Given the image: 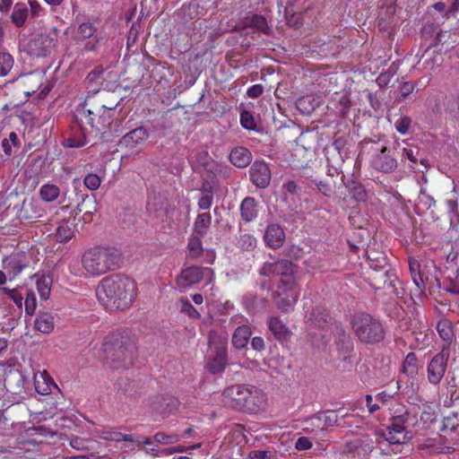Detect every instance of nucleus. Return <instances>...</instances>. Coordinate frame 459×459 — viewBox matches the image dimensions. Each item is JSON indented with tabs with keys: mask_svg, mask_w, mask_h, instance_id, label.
Here are the masks:
<instances>
[{
	"mask_svg": "<svg viewBox=\"0 0 459 459\" xmlns=\"http://www.w3.org/2000/svg\"><path fill=\"white\" fill-rule=\"evenodd\" d=\"M296 272L297 265L287 259L264 263L259 269V273L263 276L276 275L280 277L276 289L273 292V299L277 308L282 313L292 311L299 298Z\"/></svg>",
	"mask_w": 459,
	"mask_h": 459,
	"instance_id": "f257e3e1",
	"label": "nucleus"
},
{
	"mask_svg": "<svg viewBox=\"0 0 459 459\" xmlns=\"http://www.w3.org/2000/svg\"><path fill=\"white\" fill-rule=\"evenodd\" d=\"M117 115L120 114L116 107H107L98 98L87 96L80 113V119L82 124L89 125L96 134L105 137L118 135L128 128L123 125L125 117H118Z\"/></svg>",
	"mask_w": 459,
	"mask_h": 459,
	"instance_id": "f03ea898",
	"label": "nucleus"
},
{
	"mask_svg": "<svg viewBox=\"0 0 459 459\" xmlns=\"http://www.w3.org/2000/svg\"><path fill=\"white\" fill-rule=\"evenodd\" d=\"M136 291L137 284L133 279L113 274L100 281L97 297L106 308L123 310L133 303Z\"/></svg>",
	"mask_w": 459,
	"mask_h": 459,
	"instance_id": "7ed1b4c3",
	"label": "nucleus"
},
{
	"mask_svg": "<svg viewBox=\"0 0 459 459\" xmlns=\"http://www.w3.org/2000/svg\"><path fill=\"white\" fill-rule=\"evenodd\" d=\"M102 351L106 359L113 362V368H126L135 358V341L127 332L113 333L106 336Z\"/></svg>",
	"mask_w": 459,
	"mask_h": 459,
	"instance_id": "20e7f679",
	"label": "nucleus"
},
{
	"mask_svg": "<svg viewBox=\"0 0 459 459\" xmlns=\"http://www.w3.org/2000/svg\"><path fill=\"white\" fill-rule=\"evenodd\" d=\"M121 262V253L110 247L90 248L82 256V267L91 276H100L109 271H115Z\"/></svg>",
	"mask_w": 459,
	"mask_h": 459,
	"instance_id": "39448f33",
	"label": "nucleus"
},
{
	"mask_svg": "<svg viewBox=\"0 0 459 459\" xmlns=\"http://www.w3.org/2000/svg\"><path fill=\"white\" fill-rule=\"evenodd\" d=\"M351 329L358 340L365 344L382 342L385 331L382 323L368 313H357L351 321Z\"/></svg>",
	"mask_w": 459,
	"mask_h": 459,
	"instance_id": "423d86ee",
	"label": "nucleus"
},
{
	"mask_svg": "<svg viewBox=\"0 0 459 459\" xmlns=\"http://www.w3.org/2000/svg\"><path fill=\"white\" fill-rule=\"evenodd\" d=\"M349 452L359 459H389L390 445L381 438L362 436L348 443Z\"/></svg>",
	"mask_w": 459,
	"mask_h": 459,
	"instance_id": "0eeeda50",
	"label": "nucleus"
},
{
	"mask_svg": "<svg viewBox=\"0 0 459 459\" xmlns=\"http://www.w3.org/2000/svg\"><path fill=\"white\" fill-rule=\"evenodd\" d=\"M407 425L419 429H432L437 422L438 407L430 403H425L417 407L413 406L406 411Z\"/></svg>",
	"mask_w": 459,
	"mask_h": 459,
	"instance_id": "6e6552de",
	"label": "nucleus"
},
{
	"mask_svg": "<svg viewBox=\"0 0 459 459\" xmlns=\"http://www.w3.org/2000/svg\"><path fill=\"white\" fill-rule=\"evenodd\" d=\"M451 355L449 343H444L437 354L428 362L426 367L428 382L437 386L442 382L448 368V361Z\"/></svg>",
	"mask_w": 459,
	"mask_h": 459,
	"instance_id": "1a4fd4ad",
	"label": "nucleus"
},
{
	"mask_svg": "<svg viewBox=\"0 0 459 459\" xmlns=\"http://www.w3.org/2000/svg\"><path fill=\"white\" fill-rule=\"evenodd\" d=\"M366 145L370 144V151L373 152L371 157L372 167L383 173H392L397 168V160L388 151L387 146L380 141L365 140Z\"/></svg>",
	"mask_w": 459,
	"mask_h": 459,
	"instance_id": "9d476101",
	"label": "nucleus"
},
{
	"mask_svg": "<svg viewBox=\"0 0 459 459\" xmlns=\"http://www.w3.org/2000/svg\"><path fill=\"white\" fill-rule=\"evenodd\" d=\"M407 424V414L394 417L390 426L381 440L386 441L390 445V455L397 454L398 447L402 446L406 439L405 426Z\"/></svg>",
	"mask_w": 459,
	"mask_h": 459,
	"instance_id": "9b49d317",
	"label": "nucleus"
},
{
	"mask_svg": "<svg viewBox=\"0 0 459 459\" xmlns=\"http://www.w3.org/2000/svg\"><path fill=\"white\" fill-rule=\"evenodd\" d=\"M251 385L235 384L226 387L222 392V401L230 408L240 411L241 406H247L245 395L249 394L247 392Z\"/></svg>",
	"mask_w": 459,
	"mask_h": 459,
	"instance_id": "f8f14e48",
	"label": "nucleus"
},
{
	"mask_svg": "<svg viewBox=\"0 0 459 459\" xmlns=\"http://www.w3.org/2000/svg\"><path fill=\"white\" fill-rule=\"evenodd\" d=\"M438 433L447 443H459V410L443 418Z\"/></svg>",
	"mask_w": 459,
	"mask_h": 459,
	"instance_id": "ddd939ff",
	"label": "nucleus"
},
{
	"mask_svg": "<svg viewBox=\"0 0 459 459\" xmlns=\"http://www.w3.org/2000/svg\"><path fill=\"white\" fill-rule=\"evenodd\" d=\"M149 137L148 130L143 126L134 128L119 140L118 146L129 152H134L140 148Z\"/></svg>",
	"mask_w": 459,
	"mask_h": 459,
	"instance_id": "4468645a",
	"label": "nucleus"
},
{
	"mask_svg": "<svg viewBox=\"0 0 459 459\" xmlns=\"http://www.w3.org/2000/svg\"><path fill=\"white\" fill-rule=\"evenodd\" d=\"M247 392L249 394L244 396V399L247 400V406H241L240 411L257 413L258 411L264 410L267 403L266 394L260 388L252 385H250Z\"/></svg>",
	"mask_w": 459,
	"mask_h": 459,
	"instance_id": "2eb2a0df",
	"label": "nucleus"
},
{
	"mask_svg": "<svg viewBox=\"0 0 459 459\" xmlns=\"http://www.w3.org/2000/svg\"><path fill=\"white\" fill-rule=\"evenodd\" d=\"M29 267V259L24 252L12 253L3 261V268L7 272L10 280L19 275L22 271Z\"/></svg>",
	"mask_w": 459,
	"mask_h": 459,
	"instance_id": "dca6fc26",
	"label": "nucleus"
},
{
	"mask_svg": "<svg viewBox=\"0 0 459 459\" xmlns=\"http://www.w3.org/2000/svg\"><path fill=\"white\" fill-rule=\"evenodd\" d=\"M250 180L259 188H265L271 181V170L264 161L255 160L249 169Z\"/></svg>",
	"mask_w": 459,
	"mask_h": 459,
	"instance_id": "f3484780",
	"label": "nucleus"
},
{
	"mask_svg": "<svg viewBox=\"0 0 459 459\" xmlns=\"http://www.w3.org/2000/svg\"><path fill=\"white\" fill-rule=\"evenodd\" d=\"M56 46V37L47 33L37 35L30 42L31 50L37 56H49L55 49Z\"/></svg>",
	"mask_w": 459,
	"mask_h": 459,
	"instance_id": "a211bd4d",
	"label": "nucleus"
},
{
	"mask_svg": "<svg viewBox=\"0 0 459 459\" xmlns=\"http://www.w3.org/2000/svg\"><path fill=\"white\" fill-rule=\"evenodd\" d=\"M214 355L207 360L206 367L210 373L215 375L224 371L228 364L227 345L225 342L216 345Z\"/></svg>",
	"mask_w": 459,
	"mask_h": 459,
	"instance_id": "6ab92c4d",
	"label": "nucleus"
},
{
	"mask_svg": "<svg viewBox=\"0 0 459 459\" xmlns=\"http://www.w3.org/2000/svg\"><path fill=\"white\" fill-rule=\"evenodd\" d=\"M204 270L203 267L197 265L185 268L176 279L178 287L186 289L200 282L204 277Z\"/></svg>",
	"mask_w": 459,
	"mask_h": 459,
	"instance_id": "aec40b11",
	"label": "nucleus"
},
{
	"mask_svg": "<svg viewBox=\"0 0 459 459\" xmlns=\"http://www.w3.org/2000/svg\"><path fill=\"white\" fill-rule=\"evenodd\" d=\"M395 274L389 270L384 272H376L371 276V284L377 290L385 289L387 293L395 292V281H397Z\"/></svg>",
	"mask_w": 459,
	"mask_h": 459,
	"instance_id": "412c9836",
	"label": "nucleus"
},
{
	"mask_svg": "<svg viewBox=\"0 0 459 459\" xmlns=\"http://www.w3.org/2000/svg\"><path fill=\"white\" fill-rule=\"evenodd\" d=\"M264 240L267 247L273 249L280 248L284 243L285 232L278 223H271L266 227Z\"/></svg>",
	"mask_w": 459,
	"mask_h": 459,
	"instance_id": "4be33fe9",
	"label": "nucleus"
},
{
	"mask_svg": "<svg viewBox=\"0 0 459 459\" xmlns=\"http://www.w3.org/2000/svg\"><path fill=\"white\" fill-rule=\"evenodd\" d=\"M34 386L37 393L47 395L52 393L53 388H57L54 379L47 370L38 371L34 374Z\"/></svg>",
	"mask_w": 459,
	"mask_h": 459,
	"instance_id": "5701e85b",
	"label": "nucleus"
},
{
	"mask_svg": "<svg viewBox=\"0 0 459 459\" xmlns=\"http://www.w3.org/2000/svg\"><path fill=\"white\" fill-rule=\"evenodd\" d=\"M306 322L311 325L318 328H324L327 326L332 317L330 316L327 310L323 307H316L305 316Z\"/></svg>",
	"mask_w": 459,
	"mask_h": 459,
	"instance_id": "b1692460",
	"label": "nucleus"
},
{
	"mask_svg": "<svg viewBox=\"0 0 459 459\" xmlns=\"http://www.w3.org/2000/svg\"><path fill=\"white\" fill-rule=\"evenodd\" d=\"M259 204L254 198L247 196L244 198L239 206L240 216L246 222L254 221L259 212Z\"/></svg>",
	"mask_w": 459,
	"mask_h": 459,
	"instance_id": "393cba45",
	"label": "nucleus"
},
{
	"mask_svg": "<svg viewBox=\"0 0 459 459\" xmlns=\"http://www.w3.org/2000/svg\"><path fill=\"white\" fill-rule=\"evenodd\" d=\"M268 327L275 339L283 342L290 339L291 332L283 321L278 316H271L268 319Z\"/></svg>",
	"mask_w": 459,
	"mask_h": 459,
	"instance_id": "a878e982",
	"label": "nucleus"
},
{
	"mask_svg": "<svg viewBox=\"0 0 459 459\" xmlns=\"http://www.w3.org/2000/svg\"><path fill=\"white\" fill-rule=\"evenodd\" d=\"M41 210L33 198H25L17 212L18 220H33L41 216Z\"/></svg>",
	"mask_w": 459,
	"mask_h": 459,
	"instance_id": "bb28decb",
	"label": "nucleus"
},
{
	"mask_svg": "<svg viewBox=\"0 0 459 459\" xmlns=\"http://www.w3.org/2000/svg\"><path fill=\"white\" fill-rule=\"evenodd\" d=\"M28 17V4L23 2L16 3L10 17L12 23L17 28H22L25 26Z\"/></svg>",
	"mask_w": 459,
	"mask_h": 459,
	"instance_id": "cd10ccee",
	"label": "nucleus"
},
{
	"mask_svg": "<svg viewBox=\"0 0 459 459\" xmlns=\"http://www.w3.org/2000/svg\"><path fill=\"white\" fill-rule=\"evenodd\" d=\"M252 334L251 328L247 325H239L232 335V345L237 350H241L247 345Z\"/></svg>",
	"mask_w": 459,
	"mask_h": 459,
	"instance_id": "c85d7f7f",
	"label": "nucleus"
},
{
	"mask_svg": "<svg viewBox=\"0 0 459 459\" xmlns=\"http://www.w3.org/2000/svg\"><path fill=\"white\" fill-rule=\"evenodd\" d=\"M230 162L238 168H245L251 161V153L245 147H236L230 154Z\"/></svg>",
	"mask_w": 459,
	"mask_h": 459,
	"instance_id": "c756f323",
	"label": "nucleus"
},
{
	"mask_svg": "<svg viewBox=\"0 0 459 459\" xmlns=\"http://www.w3.org/2000/svg\"><path fill=\"white\" fill-rule=\"evenodd\" d=\"M409 271L412 279L413 283L416 285L419 290H425V281L423 279V273L421 272V266L420 262L413 258L409 257Z\"/></svg>",
	"mask_w": 459,
	"mask_h": 459,
	"instance_id": "7c9ffc66",
	"label": "nucleus"
},
{
	"mask_svg": "<svg viewBox=\"0 0 459 459\" xmlns=\"http://www.w3.org/2000/svg\"><path fill=\"white\" fill-rule=\"evenodd\" d=\"M74 225L68 221H64L56 228L54 238L56 242L65 243L74 237Z\"/></svg>",
	"mask_w": 459,
	"mask_h": 459,
	"instance_id": "2f4dec72",
	"label": "nucleus"
},
{
	"mask_svg": "<svg viewBox=\"0 0 459 459\" xmlns=\"http://www.w3.org/2000/svg\"><path fill=\"white\" fill-rule=\"evenodd\" d=\"M244 28H253L265 35H270L272 32L266 18L261 14H253L249 21L246 19Z\"/></svg>",
	"mask_w": 459,
	"mask_h": 459,
	"instance_id": "473e14b6",
	"label": "nucleus"
},
{
	"mask_svg": "<svg viewBox=\"0 0 459 459\" xmlns=\"http://www.w3.org/2000/svg\"><path fill=\"white\" fill-rule=\"evenodd\" d=\"M36 288L41 299L47 300L51 292L53 279L50 274L36 275Z\"/></svg>",
	"mask_w": 459,
	"mask_h": 459,
	"instance_id": "72a5a7b5",
	"label": "nucleus"
},
{
	"mask_svg": "<svg viewBox=\"0 0 459 459\" xmlns=\"http://www.w3.org/2000/svg\"><path fill=\"white\" fill-rule=\"evenodd\" d=\"M35 329L42 333H50L54 330V317L49 313H40L34 322Z\"/></svg>",
	"mask_w": 459,
	"mask_h": 459,
	"instance_id": "f704fd0d",
	"label": "nucleus"
},
{
	"mask_svg": "<svg viewBox=\"0 0 459 459\" xmlns=\"http://www.w3.org/2000/svg\"><path fill=\"white\" fill-rule=\"evenodd\" d=\"M212 223V215L209 212L199 213L195 221L193 233L204 236Z\"/></svg>",
	"mask_w": 459,
	"mask_h": 459,
	"instance_id": "c9c22d12",
	"label": "nucleus"
},
{
	"mask_svg": "<svg viewBox=\"0 0 459 459\" xmlns=\"http://www.w3.org/2000/svg\"><path fill=\"white\" fill-rule=\"evenodd\" d=\"M437 331L445 343H449L455 337L453 324L447 318H441L437 325Z\"/></svg>",
	"mask_w": 459,
	"mask_h": 459,
	"instance_id": "e433bc0d",
	"label": "nucleus"
},
{
	"mask_svg": "<svg viewBox=\"0 0 459 459\" xmlns=\"http://www.w3.org/2000/svg\"><path fill=\"white\" fill-rule=\"evenodd\" d=\"M419 371V360L414 352H409L403 362V372L409 377H414Z\"/></svg>",
	"mask_w": 459,
	"mask_h": 459,
	"instance_id": "4c0bfd02",
	"label": "nucleus"
},
{
	"mask_svg": "<svg viewBox=\"0 0 459 459\" xmlns=\"http://www.w3.org/2000/svg\"><path fill=\"white\" fill-rule=\"evenodd\" d=\"M97 31L95 24L90 21L82 22L77 29L76 41H83L94 37Z\"/></svg>",
	"mask_w": 459,
	"mask_h": 459,
	"instance_id": "58836bf2",
	"label": "nucleus"
},
{
	"mask_svg": "<svg viewBox=\"0 0 459 459\" xmlns=\"http://www.w3.org/2000/svg\"><path fill=\"white\" fill-rule=\"evenodd\" d=\"M60 195V189L56 185L45 184L39 189L40 198L47 203L54 202Z\"/></svg>",
	"mask_w": 459,
	"mask_h": 459,
	"instance_id": "ea45409f",
	"label": "nucleus"
},
{
	"mask_svg": "<svg viewBox=\"0 0 459 459\" xmlns=\"http://www.w3.org/2000/svg\"><path fill=\"white\" fill-rule=\"evenodd\" d=\"M203 236H199L197 234L193 233L191 238L188 240L187 249L188 255L192 258H197L203 254V244L201 238Z\"/></svg>",
	"mask_w": 459,
	"mask_h": 459,
	"instance_id": "a19ab883",
	"label": "nucleus"
},
{
	"mask_svg": "<svg viewBox=\"0 0 459 459\" xmlns=\"http://www.w3.org/2000/svg\"><path fill=\"white\" fill-rule=\"evenodd\" d=\"M104 73V69L102 66H96L92 71H91L86 76V82L93 87L92 91L97 92L99 91V87L102 84V75Z\"/></svg>",
	"mask_w": 459,
	"mask_h": 459,
	"instance_id": "79ce46f5",
	"label": "nucleus"
},
{
	"mask_svg": "<svg viewBox=\"0 0 459 459\" xmlns=\"http://www.w3.org/2000/svg\"><path fill=\"white\" fill-rule=\"evenodd\" d=\"M349 192L351 197L357 202H366L368 199V193L365 187L358 182H351L348 186Z\"/></svg>",
	"mask_w": 459,
	"mask_h": 459,
	"instance_id": "37998d69",
	"label": "nucleus"
},
{
	"mask_svg": "<svg viewBox=\"0 0 459 459\" xmlns=\"http://www.w3.org/2000/svg\"><path fill=\"white\" fill-rule=\"evenodd\" d=\"M336 343L339 349L344 351L345 353H349L353 350V342L343 329H340Z\"/></svg>",
	"mask_w": 459,
	"mask_h": 459,
	"instance_id": "c03bdc74",
	"label": "nucleus"
},
{
	"mask_svg": "<svg viewBox=\"0 0 459 459\" xmlns=\"http://www.w3.org/2000/svg\"><path fill=\"white\" fill-rule=\"evenodd\" d=\"M94 435L95 437L106 441L119 442V437H121V432L110 428L102 429H96L94 430Z\"/></svg>",
	"mask_w": 459,
	"mask_h": 459,
	"instance_id": "a18cd8bd",
	"label": "nucleus"
},
{
	"mask_svg": "<svg viewBox=\"0 0 459 459\" xmlns=\"http://www.w3.org/2000/svg\"><path fill=\"white\" fill-rule=\"evenodd\" d=\"M181 437L178 434L172 433L167 434L165 432H157L153 436V441L160 445H172L180 440Z\"/></svg>",
	"mask_w": 459,
	"mask_h": 459,
	"instance_id": "49530a36",
	"label": "nucleus"
},
{
	"mask_svg": "<svg viewBox=\"0 0 459 459\" xmlns=\"http://www.w3.org/2000/svg\"><path fill=\"white\" fill-rule=\"evenodd\" d=\"M256 238L250 233H245L238 239V247L242 250L252 251L256 247Z\"/></svg>",
	"mask_w": 459,
	"mask_h": 459,
	"instance_id": "de8ad7c7",
	"label": "nucleus"
},
{
	"mask_svg": "<svg viewBox=\"0 0 459 459\" xmlns=\"http://www.w3.org/2000/svg\"><path fill=\"white\" fill-rule=\"evenodd\" d=\"M13 57L6 52H0V76H5L13 66Z\"/></svg>",
	"mask_w": 459,
	"mask_h": 459,
	"instance_id": "09e8293b",
	"label": "nucleus"
},
{
	"mask_svg": "<svg viewBox=\"0 0 459 459\" xmlns=\"http://www.w3.org/2000/svg\"><path fill=\"white\" fill-rule=\"evenodd\" d=\"M180 311L187 315L190 318H200L201 314L195 308L191 302L186 299H180Z\"/></svg>",
	"mask_w": 459,
	"mask_h": 459,
	"instance_id": "8fccbe9b",
	"label": "nucleus"
},
{
	"mask_svg": "<svg viewBox=\"0 0 459 459\" xmlns=\"http://www.w3.org/2000/svg\"><path fill=\"white\" fill-rule=\"evenodd\" d=\"M25 312L28 315H33L37 308L36 294L32 290H27L24 299Z\"/></svg>",
	"mask_w": 459,
	"mask_h": 459,
	"instance_id": "3c124183",
	"label": "nucleus"
},
{
	"mask_svg": "<svg viewBox=\"0 0 459 459\" xmlns=\"http://www.w3.org/2000/svg\"><path fill=\"white\" fill-rule=\"evenodd\" d=\"M83 184L89 190L94 191L100 187L101 184V178L97 174L89 173L84 177Z\"/></svg>",
	"mask_w": 459,
	"mask_h": 459,
	"instance_id": "603ef678",
	"label": "nucleus"
},
{
	"mask_svg": "<svg viewBox=\"0 0 459 459\" xmlns=\"http://www.w3.org/2000/svg\"><path fill=\"white\" fill-rule=\"evenodd\" d=\"M1 290L3 291V293L7 295L8 298L12 299L18 307H22L23 296L16 289H9L6 287H3L1 288Z\"/></svg>",
	"mask_w": 459,
	"mask_h": 459,
	"instance_id": "864d4df0",
	"label": "nucleus"
},
{
	"mask_svg": "<svg viewBox=\"0 0 459 459\" xmlns=\"http://www.w3.org/2000/svg\"><path fill=\"white\" fill-rule=\"evenodd\" d=\"M411 125V119L408 116H403L397 119L394 123V127L401 134H406L409 132Z\"/></svg>",
	"mask_w": 459,
	"mask_h": 459,
	"instance_id": "5fc2aeb1",
	"label": "nucleus"
},
{
	"mask_svg": "<svg viewBox=\"0 0 459 459\" xmlns=\"http://www.w3.org/2000/svg\"><path fill=\"white\" fill-rule=\"evenodd\" d=\"M240 124L245 129L247 130H253L256 126V123L252 114L247 110H244L240 113Z\"/></svg>",
	"mask_w": 459,
	"mask_h": 459,
	"instance_id": "6e6d98bb",
	"label": "nucleus"
},
{
	"mask_svg": "<svg viewBox=\"0 0 459 459\" xmlns=\"http://www.w3.org/2000/svg\"><path fill=\"white\" fill-rule=\"evenodd\" d=\"M351 100L347 95H342L338 100V113L341 117H346L349 114Z\"/></svg>",
	"mask_w": 459,
	"mask_h": 459,
	"instance_id": "4d7b16f0",
	"label": "nucleus"
},
{
	"mask_svg": "<svg viewBox=\"0 0 459 459\" xmlns=\"http://www.w3.org/2000/svg\"><path fill=\"white\" fill-rule=\"evenodd\" d=\"M446 31H443V30H439L437 35H436V38L435 39L433 40L432 43H430L424 50H421L420 49L417 54H416V57H419L420 59L423 58L424 56H425V53L428 51V49L432 47L433 45H437V44H445L446 42V40L445 39V36H446Z\"/></svg>",
	"mask_w": 459,
	"mask_h": 459,
	"instance_id": "13d9d810",
	"label": "nucleus"
},
{
	"mask_svg": "<svg viewBox=\"0 0 459 459\" xmlns=\"http://www.w3.org/2000/svg\"><path fill=\"white\" fill-rule=\"evenodd\" d=\"M65 146L69 148H80L86 144V135L83 132H82L81 135L70 136L65 140Z\"/></svg>",
	"mask_w": 459,
	"mask_h": 459,
	"instance_id": "bf43d9fd",
	"label": "nucleus"
},
{
	"mask_svg": "<svg viewBox=\"0 0 459 459\" xmlns=\"http://www.w3.org/2000/svg\"><path fill=\"white\" fill-rule=\"evenodd\" d=\"M446 109L455 117H459V93L447 100Z\"/></svg>",
	"mask_w": 459,
	"mask_h": 459,
	"instance_id": "052dcab7",
	"label": "nucleus"
},
{
	"mask_svg": "<svg viewBox=\"0 0 459 459\" xmlns=\"http://www.w3.org/2000/svg\"><path fill=\"white\" fill-rule=\"evenodd\" d=\"M400 155L402 160L407 159L411 162V164L409 165L411 168H414L417 165L418 160L411 148L403 147L402 149Z\"/></svg>",
	"mask_w": 459,
	"mask_h": 459,
	"instance_id": "680f3d73",
	"label": "nucleus"
},
{
	"mask_svg": "<svg viewBox=\"0 0 459 459\" xmlns=\"http://www.w3.org/2000/svg\"><path fill=\"white\" fill-rule=\"evenodd\" d=\"M201 197L198 199L197 205L200 210H209L213 203V195L201 194Z\"/></svg>",
	"mask_w": 459,
	"mask_h": 459,
	"instance_id": "e2e57ef3",
	"label": "nucleus"
},
{
	"mask_svg": "<svg viewBox=\"0 0 459 459\" xmlns=\"http://www.w3.org/2000/svg\"><path fill=\"white\" fill-rule=\"evenodd\" d=\"M137 446H138V447H140L141 446H144L146 447L147 454L154 455L155 453L158 452L157 446L153 445L152 438L149 437H144L143 440H140L138 438Z\"/></svg>",
	"mask_w": 459,
	"mask_h": 459,
	"instance_id": "0e129e2a",
	"label": "nucleus"
},
{
	"mask_svg": "<svg viewBox=\"0 0 459 459\" xmlns=\"http://www.w3.org/2000/svg\"><path fill=\"white\" fill-rule=\"evenodd\" d=\"M218 185L215 184L214 180H203L200 191L201 194H208L214 195V189Z\"/></svg>",
	"mask_w": 459,
	"mask_h": 459,
	"instance_id": "69168bd1",
	"label": "nucleus"
},
{
	"mask_svg": "<svg viewBox=\"0 0 459 459\" xmlns=\"http://www.w3.org/2000/svg\"><path fill=\"white\" fill-rule=\"evenodd\" d=\"M264 92V86L260 83L254 84L249 87L247 91V95L248 98L256 99L260 97Z\"/></svg>",
	"mask_w": 459,
	"mask_h": 459,
	"instance_id": "338daca9",
	"label": "nucleus"
},
{
	"mask_svg": "<svg viewBox=\"0 0 459 459\" xmlns=\"http://www.w3.org/2000/svg\"><path fill=\"white\" fill-rule=\"evenodd\" d=\"M251 459H271L272 453L266 450H255L249 454Z\"/></svg>",
	"mask_w": 459,
	"mask_h": 459,
	"instance_id": "774afa93",
	"label": "nucleus"
}]
</instances>
